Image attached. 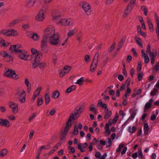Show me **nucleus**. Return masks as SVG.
I'll list each match as a JSON object with an SVG mask.
<instances>
[{
	"instance_id": "obj_1",
	"label": "nucleus",
	"mask_w": 159,
	"mask_h": 159,
	"mask_svg": "<svg viewBox=\"0 0 159 159\" xmlns=\"http://www.w3.org/2000/svg\"><path fill=\"white\" fill-rule=\"evenodd\" d=\"M70 117L69 120H68L66 123V126L64 128V131H61V134L60 138V141L61 143H63L65 141L64 139L66 136V134L69 129L70 128L72 125V123H70V120L71 119Z\"/></svg>"
},
{
	"instance_id": "obj_2",
	"label": "nucleus",
	"mask_w": 159,
	"mask_h": 159,
	"mask_svg": "<svg viewBox=\"0 0 159 159\" xmlns=\"http://www.w3.org/2000/svg\"><path fill=\"white\" fill-rule=\"evenodd\" d=\"M60 35L58 33H56L54 35L49 38V42L52 45L57 46L60 44Z\"/></svg>"
},
{
	"instance_id": "obj_3",
	"label": "nucleus",
	"mask_w": 159,
	"mask_h": 159,
	"mask_svg": "<svg viewBox=\"0 0 159 159\" xmlns=\"http://www.w3.org/2000/svg\"><path fill=\"white\" fill-rule=\"evenodd\" d=\"M99 55V53L97 52L95 53L93 58V61L91 65L90 68V70L93 72L94 71L97 66L98 63V57Z\"/></svg>"
},
{
	"instance_id": "obj_4",
	"label": "nucleus",
	"mask_w": 159,
	"mask_h": 159,
	"mask_svg": "<svg viewBox=\"0 0 159 159\" xmlns=\"http://www.w3.org/2000/svg\"><path fill=\"white\" fill-rule=\"evenodd\" d=\"M4 75L9 78H12L14 79L17 80L19 77L17 75L15 71L12 70L8 69L4 73Z\"/></svg>"
},
{
	"instance_id": "obj_5",
	"label": "nucleus",
	"mask_w": 159,
	"mask_h": 159,
	"mask_svg": "<svg viewBox=\"0 0 159 159\" xmlns=\"http://www.w3.org/2000/svg\"><path fill=\"white\" fill-rule=\"evenodd\" d=\"M16 94H19V100L21 103H24L25 102L26 94L24 91L18 89L16 91Z\"/></svg>"
},
{
	"instance_id": "obj_6",
	"label": "nucleus",
	"mask_w": 159,
	"mask_h": 159,
	"mask_svg": "<svg viewBox=\"0 0 159 159\" xmlns=\"http://www.w3.org/2000/svg\"><path fill=\"white\" fill-rule=\"evenodd\" d=\"M81 7L82 9L86 14L87 12H91V6L88 2L85 1H83Z\"/></svg>"
},
{
	"instance_id": "obj_7",
	"label": "nucleus",
	"mask_w": 159,
	"mask_h": 159,
	"mask_svg": "<svg viewBox=\"0 0 159 159\" xmlns=\"http://www.w3.org/2000/svg\"><path fill=\"white\" fill-rule=\"evenodd\" d=\"M55 29L52 28H48L44 32V37L47 38H50L55 34Z\"/></svg>"
},
{
	"instance_id": "obj_8",
	"label": "nucleus",
	"mask_w": 159,
	"mask_h": 159,
	"mask_svg": "<svg viewBox=\"0 0 159 159\" xmlns=\"http://www.w3.org/2000/svg\"><path fill=\"white\" fill-rule=\"evenodd\" d=\"M45 15L43 9H40L35 17V20L37 22L42 21L44 19Z\"/></svg>"
},
{
	"instance_id": "obj_9",
	"label": "nucleus",
	"mask_w": 159,
	"mask_h": 159,
	"mask_svg": "<svg viewBox=\"0 0 159 159\" xmlns=\"http://www.w3.org/2000/svg\"><path fill=\"white\" fill-rule=\"evenodd\" d=\"M11 109L12 113L16 114L18 110V105L17 104L13 102H11L9 105Z\"/></svg>"
},
{
	"instance_id": "obj_10",
	"label": "nucleus",
	"mask_w": 159,
	"mask_h": 159,
	"mask_svg": "<svg viewBox=\"0 0 159 159\" xmlns=\"http://www.w3.org/2000/svg\"><path fill=\"white\" fill-rule=\"evenodd\" d=\"M42 55L41 54H39L37 55L34 56L32 57L34 58V61L33 63L32 66L34 68H36V66L41 61Z\"/></svg>"
},
{
	"instance_id": "obj_11",
	"label": "nucleus",
	"mask_w": 159,
	"mask_h": 159,
	"mask_svg": "<svg viewBox=\"0 0 159 159\" xmlns=\"http://www.w3.org/2000/svg\"><path fill=\"white\" fill-rule=\"evenodd\" d=\"M71 66H64L63 69L61 71L60 73V76L62 77L64 76L66 74L68 73L71 70Z\"/></svg>"
},
{
	"instance_id": "obj_12",
	"label": "nucleus",
	"mask_w": 159,
	"mask_h": 159,
	"mask_svg": "<svg viewBox=\"0 0 159 159\" xmlns=\"http://www.w3.org/2000/svg\"><path fill=\"white\" fill-rule=\"evenodd\" d=\"M9 50L12 53H18L21 52V50L17 48L16 45H11L9 48Z\"/></svg>"
},
{
	"instance_id": "obj_13",
	"label": "nucleus",
	"mask_w": 159,
	"mask_h": 159,
	"mask_svg": "<svg viewBox=\"0 0 159 159\" xmlns=\"http://www.w3.org/2000/svg\"><path fill=\"white\" fill-rule=\"evenodd\" d=\"M18 53H20L19 56V57L20 59L25 60H27V58L29 56L28 55L23 52L21 50L20 52H19Z\"/></svg>"
},
{
	"instance_id": "obj_14",
	"label": "nucleus",
	"mask_w": 159,
	"mask_h": 159,
	"mask_svg": "<svg viewBox=\"0 0 159 159\" xmlns=\"http://www.w3.org/2000/svg\"><path fill=\"white\" fill-rule=\"evenodd\" d=\"M142 56L144 57V62L146 63H148L149 61V58L147 54H146L144 50H142L141 51Z\"/></svg>"
},
{
	"instance_id": "obj_15",
	"label": "nucleus",
	"mask_w": 159,
	"mask_h": 159,
	"mask_svg": "<svg viewBox=\"0 0 159 159\" xmlns=\"http://www.w3.org/2000/svg\"><path fill=\"white\" fill-rule=\"evenodd\" d=\"M0 125L8 127L10 126V122L8 120L2 119Z\"/></svg>"
},
{
	"instance_id": "obj_16",
	"label": "nucleus",
	"mask_w": 159,
	"mask_h": 159,
	"mask_svg": "<svg viewBox=\"0 0 159 159\" xmlns=\"http://www.w3.org/2000/svg\"><path fill=\"white\" fill-rule=\"evenodd\" d=\"M47 38L43 37L42 40L41 41V46L42 48H45L47 46L48 39Z\"/></svg>"
},
{
	"instance_id": "obj_17",
	"label": "nucleus",
	"mask_w": 159,
	"mask_h": 159,
	"mask_svg": "<svg viewBox=\"0 0 159 159\" xmlns=\"http://www.w3.org/2000/svg\"><path fill=\"white\" fill-rule=\"evenodd\" d=\"M104 112L105 114L104 117L105 119H107L110 117L111 114V111H109L108 109H106L104 110Z\"/></svg>"
},
{
	"instance_id": "obj_18",
	"label": "nucleus",
	"mask_w": 159,
	"mask_h": 159,
	"mask_svg": "<svg viewBox=\"0 0 159 159\" xmlns=\"http://www.w3.org/2000/svg\"><path fill=\"white\" fill-rule=\"evenodd\" d=\"M79 111H78V110H77L76 112H74V113L72 114L70 116L68 120H69L70 117H71V119L70 120V123H71V122L74 121L75 120L74 117L75 116H76L78 114H80V113L79 112Z\"/></svg>"
},
{
	"instance_id": "obj_19",
	"label": "nucleus",
	"mask_w": 159,
	"mask_h": 159,
	"mask_svg": "<svg viewBox=\"0 0 159 159\" xmlns=\"http://www.w3.org/2000/svg\"><path fill=\"white\" fill-rule=\"evenodd\" d=\"M10 30H2L0 32V34H2L7 36H10Z\"/></svg>"
},
{
	"instance_id": "obj_20",
	"label": "nucleus",
	"mask_w": 159,
	"mask_h": 159,
	"mask_svg": "<svg viewBox=\"0 0 159 159\" xmlns=\"http://www.w3.org/2000/svg\"><path fill=\"white\" fill-rule=\"evenodd\" d=\"M135 39L138 45L141 48L143 47V46L142 43V40L139 37L135 36Z\"/></svg>"
},
{
	"instance_id": "obj_21",
	"label": "nucleus",
	"mask_w": 159,
	"mask_h": 159,
	"mask_svg": "<svg viewBox=\"0 0 159 159\" xmlns=\"http://www.w3.org/2000/svg\"><path fill=\"white\" fill-rule=\"evenodd\" d=\"M31 38L34 41H38L39 39V36L36 33L33 34L31 37Z\"/></svg>"
},
{
	"instance_id": "obj_22",
	"label": "nucleus",
	"mask_w": 159,
	"mask_h": 159,
	"mask_svg": "<svg viewBox=\"0 0 159 159\" xmlns=\"http://www.w3.org/2000/svg\"><path fill=\"white\" fill-rule=\"evenodd\" d=\"M89 110L93 112L94 114H96L97 113V110L94 104H91L90 105L89 108Z\"/></svg>"
},
{
	"instance_id": "obj_23",
	"label": "nucleus",
	"mask_w": 159,
	"mask_h": 159,
	"mask_svg": "<svg viewBox=\"0 0 159 159\" xmlns=\"http://www.w3.org/2000/svg\"><path fill=\"white\" fill-rule=\"evenodd\" d=\"M60 22L61 23L62 25L66 26L69 25L70 23V21H68L67 19H62L61 21L58 22V23H59Z\"/></svg>"
},
{
	"instance_id": "obj_24",
	"label": "nucleus",
	"mask_w": 159,
	"mask_h": 159,
	"mask_svg": "<svg viewBox=\"0 0 159 159\" xmlns=\"http://www.w3.org/2000/svg\"><path fill=\"white\" fill-rule=\"evenodd\" d=\"M74 33V31L73 30H70L67 33V38L65 40V42H66L68 39V38L72 36Z\"/></svg>"
},
{
	"instance_id": "obj_25",
	"label": "nucleus",
	"mask_w": 159,
	"mask_h": 159,
	"mask_svg": "<svg viewBox=\"0 0 159 159\" xmlns=\"http://www.w3.org/2000/svg\"><path fill=\"white\" fill-rule=\"evenodd\" d=\"M46 66V64L43 62L40 61L38 63V64H37L36 66V67L38 66L40 68L42 69L44 68Z\"/></svg>"
},
{
	"instance_id": "obj_26",
	"label": "nucleus",
	"mask_w": 159,
	"mask_h": 159,
	"mask_svg": "<svg viewBox=\"0 0 159 159\" xmlns=\"http://www.w3.org/2000/svg\"><path fill=\"white\" fill-rule=\"evenodd\" d=\"M7 149H4L0 151V157H2L7 155Z\"/></svg>"
},
{
	"instance_id": "obj_27",
	"label": "nucleus",
	"mask_w": 159,
	"mask_h": 159,
	"mask_svg": "<svg viewBox=\"0 0 159 159\" xmlns=\"http://www.w3.org/2000/svg\"><path fill=\"white\" fill-rule=\"evenodd\" d=\"M75 86L74 85L71 86L70 87H69L68 88H67L65 93H69L71 92L72 90H74L75 89Z\"/></svg>"
},
{
	"instance_id": "obj_28",
	"label": "nucleus",
	"mask_w": 159,
	"mask_h": 159,
	"mask_svg": "<svg viewBox=\"0 0 159 159\" xmlns=\"http://www.w3.org/2000/svg\"><path fill=\"white\" fill-rule=\"evenodd\" d=\"M40 90L39 89H37L35 91L34 93V94L33 97H32V99L34 100L35 98L37 96H38L40 92Z\"/></svg>"
},
{
	"instance_id": "obj_29",
	"label": "nucleus",
	"mask_w": 159,
	"mask_h": 159,
	"mask_svg": "<svg viewBox=\"0 0 159 159\" xmlns=\"http://www.w3.org/2000/svg\"><path fill=\"white\" fill-rule=\"evenodd\" d=\"M10 36H15L18 34L17 32L14 29H12L11 30H10Z\"/></svg>"
},
{
	"instance_id": "obj_30",
	"label": "nucleus",
	"mask_w": 159,
	"mask_h": 159,
	"mask_svg": "<svg viewBox=\"0 0 159 159\" xmlns=\"http://www.w3.org/2000/svg\"><path fill=\"white\" fill-rule=\"evenodd\" d=\"M60 95L59 92L57 91H55L53 93L52 97L54 98H57Z\"/></svg>"
},
{
	"instance_id": "obj_31",
	"label": "nucleus",
	"mask_w": 159,
	"mask_h": 159,
	"mask_svg": "<svg viewBox=\"0 0 159 159\" xmlns=\"http://www.w3.org/2000/svg\"><path fill=\"white\" fill-rule=\"evenodd\" d=\"M31 52L32 53V57L38 55L39 53L37 52V50L34 48H32L31 49Z\"/></svg>"
},
{
	"instance_id": "obj_32",
	"label": "nucleus",
	"mask_w": 159,
	"mask_h": 159,
	"mask_svg": "<svg viewBox=\"0 0 159 159\" xmlns=\"http://www.w3.org/2000/svg\"><path fill=\"white\" fill-rule=\"evenodd\" d=\"M148 53L151 58H155L157 55V52H151Z\"/></svg>"
},
{
	"instance_id": "obj_33",
	"label": "nucleus",
	"mask_w": 159,
	"mask_h": 159,
	"mask_svg": "<svg viewBox=\"0 0 159 159\" xmlns=\"http://www.w3.org/2000/svg\"><path fill=\"white\" fill-rule=\"evenodd\" d=\"M19 23V20L18 19L15 20L11 22L9 24V26H13Z\"/></svg>"
},
{
	"instance_id": "obj_34",
	"label": "nucleus",
	"mask_w": 159,
	"mask_h": 159,
	"mask_svg": "<svg viewBox=\"0 0 159 159\" xmlns=\"http://www.w3.org/2000/svg\"><path fill=\"white\" fill-rule=\"evenodd\" d=\"M147 22H148V24L149 29L152 31H153L154 30L153 26L152 24V23L151 22V20L149 19H147Z\"/></svg>"
},
{
	"instance_id": "obj_35",
	"label": "nucleus",
	"mask_w": 159,
	"mask_h": 159,
	"mask_svg": "<svg viewBox=\"0 0 159 159\" xmlns=\"http://www.w3.org/2000/svg\"><path fill=\"white\" fill-rule=\"evenodd\" d=\"M137 128L135 126H133L131 128V127L129 128V131L131 133H133L136 130Z\"/></svg>"
},
{
	"instance_id": "obj_36",
	"label": "nucleus",
	"mask_w": 159,
	"mask_h": 159,
	"mask_svg": "<svg viewBox=\"0 0 159 159\" xmlns=\"http://www.w3.org/2000/svg\"><path fill=\"white\" fill-rule=\"evenodd\" d=\"M45 101L46 105L48 104L50 102V98L49 95L46 94L45 95Z\"/></svg>"
},
{
	"instance_id": "obj_37",
	"label": "nucleus",
	"mask_w": 159,
	"mask_h": 159,
	"mask_svg": "<svg viewBox=\"0 0 159 159\" xmlns=\"http://www.w3.org/2000/svg\"><path fill=\"white\" fill-rule=\"evenodd\" d=\"M83 81L84 78L83 77H82L77 80L76 84H78L80 85H82L83 84Z\"/></svg>"
},
{
	"instance_id": "obj_38",
	"label": "nucleus",
	"mask_w": 159,
	"mask_h": 159,
	"mask_svg": "<svg viewBox=\"0 0 159 159\" xmlns=\"http://www.w3.org/2000/svg\"><path fill=\"white\" fill-rule=\"evenodd\" d=\"M151 105H152L150 103H149L148 102L146 103L145 106L144 112H145L147 109L150 108L151 107Z\"/></svg>"
},
{
	"instance_id": "obj_39",
	"label": "nucleus",
	"mask_w": 159,
	"mask_h": 159,
	"mask_svg": "<svg viewBox=\"0 0 159 159\" xmlns=\"http://www.w3.org/2000/svg\"><path fill=\"white\" fill-rule=\"evenodd\" d=\"M43 103V100L42 98H39L38 99L37 105L38 106L41 105Z\"/></svg>"
},
{
	"instance_id": "obj_40",
	"label": "nucleus",
	"mask_w": 159,
	"mask_h": 159,
	"mask_svg": "<svg viewBox=\"0 0 159 159\" xmlns=\"http://www.w3.org/2000/svg\"><path fill=\"white\" fill-rule=\"evenodd\" d=\"M116 44L115 43H113L111 45L110 48L109 49V52H111L116 47Z\"/></svg>"
},
{
	"instance_id": "obj_41",
	"label": "nucleus",
	"mask_w": 159,
	"mask_h": 159,
	"mask_svg": "<svg viewBox=\"0 0 159 159\" xmlns=\"http://www.w3.org/2000/svg\"><path fill=\"white\" fill-rule=\"evenodd\" d=\"M158 91V89H157L156 88H154L153 90L150 93V95L152 96H154L155 95L156 93Z\"/></svg>"
},
{
	"instance_id": "obj_42",
	"label": "nucleus",
	"mask_w": 159,
	"mask_h": 159,
	"mask_svg": "<svg viewBox=\"0 0 159 159\" xmlns=\"http://www.w3.org/2000/svg\"><path fill=\"white\" fill-rule=\"evenodd\" d=\"M141 8L142 10L143 11L144 14L146 16L147 14V10L146 7L144 6H143L141 7Z\"/></svg>"
},
{
	"instance_id": "obj_43",
	"label": "nucleus",
	"mask_w": 159,
	"mask_h": 159,
	"mask_svg": "<svg viewBox=\"0 0 159 159\" xmlns=\"http://www.w3.org/2000/svg\"><path fill=\"white\" fill-rule=\"evenodd\" d=\"M119 116L117 114H116L115 115V116L114 118H113L112 120V123L113 124H115L116 122V121L118 119Z\"/></svg>"
},
{
	"instance_id": "obj_44",
	"label": "nucleus",
	"mask_w": 159,
	"mask_h": 159,
	"mask_svg": "<svg viewBox=\"0 0 159 159\" xmlns=\"http://www.w3.org/2000/svg\"><path fill=\"white\" fill-rule=\"evenodd\" d=\"M74 128L73 131V134L74 135H76L78 134V129L77 128L76 125L74 126Z\"/></svg>"
},
{
	"instance_id": "obj_45",
	"label": "nucleus",
	"mask_w": 159,
	"mask_h": 159,
	"mask_svg": "<svg viewBox=\"0 0 159 159\" xmlns=\"http://www.w3.org/2000/svg\"><path fill=\"white\" fill-rule=\"evenodd\" d=\"M143 75V72H141L138 74V80L140 81L142 79Z\"/></svg>"
},
{
	"instance_id": "obj_46",
	"label": "nucleus",
	"mask_w": 159,
	"mask_h": 159,
	"mask_svg": "<svg viewBox=\"0 0 159 159\" xmlns=\"http://www.w3.org/2000/svg\"><path fill=\"white\" fill-rule=\"evenodd\" d=\"M1 55L3 57H6L8 56V54L6 53V52L2 51L0 52Z\"/></svg>"
},
{
	"instance_id": "obj_47",
	"label": "nucleus",
	"mask_w": 159,
	"mask_h": 159,
	"mask_svg": "<svg viewBox=\"0 0 159 159\" xmlns=\"http://www.w3.org/2000/svg\"><path fill=\"white\" fill-rule=\"evenodd\" d=\"M90 56L88 55H86L84 57V59L85 61L88 63L89 61Z\"/></svg>"
},
{
	"instance_id": "obj_48",
	"label": "nucleus",
	"mask_w": 159,
	"mask_h": 159,
	"mask_svg": "<svg viewBox=\"0 0 159 159\" xmlns=\"http://www.w3.org/2000/svg\"><path fill=\"white\" fill-rule=\"evenodd\" d=\"M138 66L137 68V70L139 71H140L141 70L142 68V65L140 62H139L138 63Z\"/></svg>"
},
{
	"instance_id": "obj_49",
	"label": "nucleus",
	"mask_w": 159,
	"mask_h": 159,
	"mask_svg": "<svg viewBox=\"0 0 159 159\" xmlns=\"http://www.w3.org/2000/svg\"><path fill=\"white\" fill-rule=\"evenodd\" d=\"M153 69L156 71H157L159 69V62H157L155 66L153 67Z\"/></svg>"
},
{
	"instance_id": "obj_50",
	"label": "nucleus",
	"mask_w": 159,
	"mask_h": 159,
	"mask_svg": "<svg viewBox=\"0 0 159 159\" xmlns=\"http://www.w3.org/2000/svg\"><path fill=\"white\" fill-rule=\"evenodd\" d=\"M81 36L79 35H78L77 36V41L79 42L80 43L81 42L82 40H81Z\"/></svg>"
},
{
	"instance_id": "obj_51",
	"label": "nucleus",
	"mask_w": 159,
	"mask_h": 159,
	"mask_svg": "<svg viewBox=\"0 0 159 159\" xmlns=\"http://www.w3.org/2000/svg\"><path fill=\"white\" fill-rule=\"evenodd\" d=\"M0 110L2 112H5L6 110L5 107L3 106H1L0 107Z\"/></svg>"
},
{
	"instance_id": "obj_52",
	"label": "nucleus",
	"mask_w": 159,
	"mask_h": 159,
	"mask_svg": "<svg viewBox=\"0 0 159 159\" xmlns=\"http://www.w3.org/2000/svg\"><path fill=\"white\" fill-rule=\"evenodd\" d=\"M60 19V16H52V19L54 20H55L57 19Z\"/></svg>"
},
{
	"instance_id": "obj_53",
	"label": "nucleus",
	"mask_w": 159,
	"mask_h": 159,
	"mask_svg": "<svg viewBox=\"0 0 159 159\" xmlns=\"http://www.w3.org/2000/svg\"><path fill=\"white\" fill-rule=\"evenodd\" d=\"M132 59V57L130 55L127 56L126 58V61L128 62L129 63Z\"/></svg>"
},
{
	"instance_id": "obj_54",
	"label": "nucleus",
	"mask_w": 159,
	"mask_h": 159,
	"mask_svg": "<svg viewBox=\"0 0 159 159\" xmlns=\"http://www.w3.org/2000/svg\"><path fill=\"white\" fill-rule=\"evenodd\" d=\"M156 116L155 114H152L150 118V119L151 120H154L156 119Z\"/></svg>"
},
{
	"instance_id": "obj_55",
	"label": "nucleus",
	"mask_w": 159,
	"mask_h": 159,
	"mask_svg": "<svg viewBox=\"0 0 159 159\" xmlns=\"http://www.w3.org/2000/svg\"><path fill=\"white\" fill-rule=\"evenodd\" d=\"M111 141L110 138L108 139V142L106 144V146L107 147H109L111 144Z\"/></svg>"
},
{
	"instance_id": "obj_56",
	"label": "nucleus",
	"mask_w": 159,
	"mask_h": 159,
	"mask_svg": "<svg viewBox=\"0 0 159 159\" xmlns=\"http://www.w3.org/2000/svg\"><path fill=\"white\" fill-rule=\"evenodd\" d=\"M118 79L120 81H122L124 79V76L122 75H118Z\"/></svg>"
},
{
	"instance_id": "obj_57",
	"label": "nucleus",
	"mask_w": 159,
	"mask_h": 159,
	"mask_svg": "<svg viewBox=\"0 0 159 159\" xmlns=\"http://www.w3.org/2000/svg\"><path fill=\"white\" fill-rule=\"evenodd\" d=\"M130 80L129 78H128L126 81V83L127 84V87H128L130 84Z\"/></svg>"
},
{
	"instance_id": "obj_58",
	"label": "nucleus",
	"mask_w": 159,
	"mask_h": 159,
	"mask_svg": "<svg viewBox=\"0 0 159 159\" xmlns=\"http://www.w3.org/2000/svg\"><path fill=\"white\" fill-rule=\"evenodd\" d=\"M132 8L131 6L128 5L125 10L126 11H129V12H130V11L132 10Z\"/></svg>"
},
{
	"instance_id": "obj_59",
	"label": "nucleus",
	"mask_w": 159,
	"mask_h": 159,
	"mask_svg": "<svg viewBox=\"0 0 159 159\" xmlns=\"http://www.w3.org/2000/svg\"><path fill=\"white\" fill-rule=\"evenodd\" d=\"M139 157L141 158L142 159V157H143V155L142 152L141 150L139 151Z\"/></svg>"
},
{
	"instance_id": "obj_60",
	"label": "nucleus",
	"mask_w": 159,
	"mask_h": 159,
	"mask_svg": "<svg viewBox=\"0 0 159 159\" xmlns=\"http://www.w3.org/2000/svg\"><path fill=\"white\" fill-rule=\"evenodd\" d=\"M5 41L3 39H1L0 41V44L2 46H4L5 45Z\"/></svg>"
},
{
	"instance_id": "obj_61",
	"label": "nucleus",
	"mask_w": 159,
	"mask_h": 159,
	"mask_svg": "<svg viewBox=\"0 0 159 159\" xmlns=\"http://www.w3.org/2000/svg\"><path fill=\"white\" fill-rule=\"evenodd\" d=\"M101 156V154L99 152H97L95 154V157L97 158H99Z\"/></svg>"
},
{
	"instance_id": "obj_62",
	"label": "nucleus",
	"mask_w": 159,
	"mask_h": 159,
	"mask_svg": "<svg viewBox=\"0 0 159 159\" xmlns=\"http://www.w3.org/2000/svg\"><path fill=\"white\" fill-rule=\"evenodd\" d=\"M8 119L10 120H14L15 119V117L13 115H11L8 117Z\"/></svg>"
},
{
	"instance_id": "obj_63",
	"label": "nucleus",
	"mask_w": 159,
	"mask_h": 159,
	"mask_svg": "<svg viewBox=\"0 0 159 159\" xmlns=\"http://www.w3.org/2000/svg\"><path fill=\"white\" fill-rule=\"evenodd\" d=\"M55 112V110L54 109H52L50 112V114L52 116L54 114Z\"/></svg>"
},
{
	"instance_id": "obj_64",
	"label": "nucleus",
	"mask_w": 159,
	"mask_h": 159,
	"mask_svg": "<svg viewBox=\"0 0 159 159\" xmlns=\"http://www.w3.org/2000/svg\"><path fill=\"white\" fill-rule=\"evenodd\" d=\"M138 157L137 152H136L132 155V157L134 158H136Z\"/></svg>"
}]
</instances>
